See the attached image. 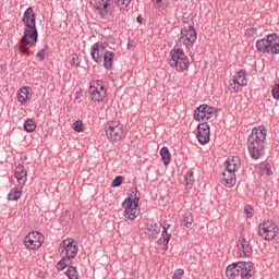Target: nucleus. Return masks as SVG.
Returning a JSON list of instances; mask_svg holds the SVG:
<instances>
[{
  "label": "nucleus",
  "instance_id": "nucleus-1",
  "mask_svg": "<svg viewBox=\"0 0 279 279\" xmlns=\"http://www.w3.org/2000/svg\"><path fill=\"white\" fill-rule=\"evenodd\" d=\"M25 28L24 35L20 40V52L24 53L29 58L32 51L27 47H34L38 43V28H36V13L32 7L27 8L23 14L22 19Z\"/></svg>",
  "mask_w": 279,
  "mask_h": 279
},
{
  "label": "nucleus",
  "instance_id": "nucleus-2",
  "mask_svg": "<svg viewBox=\"0 0 279 279\" xmlns=\"http://www.w3.org/2000/svg\"><path fill=\"white\" fill-rule=\"evenodd\" d=\"M265 141H267V129L260 125L252 129L247 138V149L253 160H258L265 156Z\"/></svg>",
  "mask_w": 279,
  "mask_h": 279
},
{
  "label": "nucleus",
  "instance_id": "nucleus-3",
  "mask_svg": "<svg viewBox=\"0 0 279 279\" xmlns=\"http://www.w3.org/2000/svg\"><path fill=\"white\" fill-rule=\"evenodd\" d=\"M226 276L229 279H256V270L252 262H234L226 269Z\"/></svg>",
  "mask_w": 279,
  "mask_h": 279
},
{
  "label": "nucleus",
  "instance_id": "nucleus-4",
  "mask_svg": "<svg viewBox=\"0 0 279 279\" xmlns=\"http://www.w3.org/2000/svg\"><path fill=\"white\" fill-rule=\"evenodd\" d=\"M138 202H141V193L136 187L131 189V194L122 203L124 208V217L130 221H134L138 216Z\"/></svg>",
  "mask_w": 279,
  "mask_h": 279
},
{
  "label": "nucleus",
  "instance_id": "nucleus-5",
  "mask_svg": "<svg viewBox=\"0 0 279 279\" xmlns=\"http://www.w3.org/2000/svg\"><path fill=\"white\" fill-rule=\"evenodd\" d=\"M255 47L259 53H272L278 56L279 53V36L278 34H269L263 39H258Z\"/></svg>",
  "mask_w": 279,
  "mask_h": 279
},
{
  "label": "nucleus",
  "instance_id": "nucleus-6",
  "mask_svg": "<svg viewBox=\"0 0 279 279\" xmlns=\"http://www.w3.org/2000/svg\"><path fill=\"white\" fill-rule=\"evenodd\" d=\"M169 64L172 69H177L179 73H184V71L191 66L189 57H186V53H184V49L182 48H173L170 51Z\"/></svg>",
  "mask_w": 279,
  "mask_h": 279
},
{
  "label": "nucleus",
  "instance_id": "nucleus-7",
  "mask_svg": "<svg viewBox=\"0 0 279 279\" xmlns=\"http://www.w3.org/2000/svg\"><path fill=\"white\" fill-rule=\"evenodd\" d=\"M106 136L111 143H119L128 136V131L118 120L109 121L105 126Z\"/></svg>",
  "mask_w": 279,
  "mask_h": 279
},
{
  "label": "nucleus",
  "instance_id": "nucleus-8",
  "mask_svg": "<svg viewBox=\"0 0 279 279\" xmlns=\"http://www.w3.org/2000/svg\"><path fill=\"white\" fill-rule=\"evenodd\" d=\"M179 43H183L185 49L191 51L195 43H197V31H195V26L187 25L181 29V37L179 38Z\"/></svg>",
  "mask_w": 279,
  "mask_h": 279
},
{
  "label": "nucleus",
  "instance_id": "nucleus-9",
  "mask_svg": "<svg viewBox=\"0 0 279 279\" xmlns=\"http://www.w3.org/2000/svg\"><path fill=\"white\" fill-rule=\"evenodd\" d=\"M257 234L264 239V241H274L278 236V226L272 220L259 223Z\"/></svg>",
  "mask_w": 279,
  "mask_h": 279
},
{
  "label": "nucleus",
  "instance_id": "nucleus-10",
  "mask_svg": "<svg viewBox=\"0 0 279 279\" xmlns=\"http://www.w3.org/2000/svg\"><path fill=\"white\" fill-rule=\"evenodd\" d=\"M43 243H45V236L38 231L29 232L24 238V245L27 250H38V247L43 246Z\"/></svg>",
  "mask_w": 279,
  "mask_h": 279
},
{
  "label": "nucleus",
  "instance_id": "nucleus-11",
  "mask_svg": "<svg viewBox=\"0 0 279 279\" xmlns=\"http://www.w3.org/2000/svg\"><path fill=\"white\" fill-rule=\"evenodd\" d=\"M216 109L208 105H201L194 110V120L195 121H208V119H213V114H215Z\"/></svg>",
  "mask_w": 279,
  "mask_h": 279
},
{
  "label": "nucleus",
  "instance_id": "nucleus-12",
  "mask_svg": "<svg viewBox=\"0 0 279 279\" xmlns=\"http://www.w3.org/2000/svg\"><path fill=\"white\" fill-rule=\"evenodd\" d=\"M196 138L201 145H206L210 142V126L208 122H203L197 125Z\"/></svg>",
  "mask_w": 279,
  "mask_h": 279
},
{
  "label": "nucleus",
  "instance_id": "nucleus-13",
  "mask_svg": "<svg viewBox=\"0 0 279 279\" xmlns=\"http://www.w3.org/2000/svg\"><path fill=\"white\" fill-rule=\"evenodd\" d=\"M106 45L96 43L92 46L90 56L96 64L104 62V56H106Z\"/></svg>",
  "mask_w": 279,
  "mask_h": 279
},
{
  "label": "nucleus",
  "instance_id": "nucleus-14",
  "mask_svg": "<svg viewBox=\"0 0 279 279\" xmlns=\"http://www.w3.org/2000/svg\"><path fill=\"white\" fill-rule=\"evenodd\" d=\"M238 254L241 257H250L252 252H254V248L252 246V242H250L247 239L240 236L238 240Z\"/></svg>",
  "mask_w": 279,
  "mask_h": 279
},
{
  "label": "nucleus",
  "instance_id": "nucleus-15",
  "mask_svg": "<svg viewBox=\"0 0 279 279\" xmlns=\"http://www.w3.org/2000/svg\"><path fill=\"white\" fill-rule=\"evenodd\" d=\"M220 180L221 184H223V186H227V189H232V186L236 184V175L232 170L225 169L222 171V178Z\"/></svg>",
  "mask_w": 279,
  "mask_h": 279
},
{
  "label": "nucleus",
  "instance_id": "nucleus-16",
  "mask_svg": "<svg viewBox=\"0 0 279 279\" xmlns=\"http://www.w3.org/2000/svg\"><path fill=\"white\" fill-rule=\"evenodd\" d=\"M14 175L17 180L19 189H23L25 186V182H27V170H25V166H16Z\"/></svg>",
  "mask_w": 279,
  "mask_h": 279
},
{
  "label": "nucleus",
  "instance_id": "nucleus-17",
  "mask_svg": "<svg viewBox=\"0 0 279 279\" xmlns=\"http://www.w3.org/2000/svg\"><path fill=\"white\" fill-rule=\"evenodd\" d=\"M94 8L97 10L101 19H106L110 12V8H108V1L106 0H94Z\"/></svg>",
  "mask_w": 279,
  "mask_h": 279
},
{
  "label": "nucleus",
  "instance_id": "nucleus-18",
  "mask_svg": "<svg viewBox=\"0 0 279 279\" xmlns=\"http://www.w3.org/2000/svg\"><path fill=\"white\" fill-rule=\"evenodd\" d=\"M169 228H171V225L166 223L162 227V233L161 238L158 240V245H163V250H169V241H171V233L168 232Z\"/></svg>",
  "mask_w": 279,
  "mask_h": 279
},
{
  "label": "nucleus",
  "instance_id": "nucleus-19",
  "mask_svg": "<svg viewBox=\"0 0 279 279\" xmlns=\"http://www.w3.org/2000/svg\"><path fill=\"white\" fill-rule=\"evenodd\" d=\"M89 95L92 101H104L106 99V90L96 89L95 87H89Z\"/></svg>",
  "mask_w": 279,
  "mask_h": 279
},
{
  "label": "nucleus",
  "instance_id": "nucleus-20",
  "mask_svg": "<svg viewBox=\"0 0 279 279\" xmlns=\"http://www.w3.org/2000/svg\"><path fill=\"white\" fill-rule=\"evenodd\" d=\"M226 169L229 171H238V169H241V158L239 157H230L227 161Z\"/></svg>",
  "mask_w": 279,
  "mask_h": 279
},
{
  "label": "nucleus",
  "instance_id": "nucleus-21",
  "mask_svg": "<svg viewBox=\"0 0 279 279\" xmlns=\"http://www.w3.org/2000/svg\"><path fill=\"white\" fill-rule=\"evenodd\" d=\"M23 195V187H13L8 194L9 202H19V198Z\"/></svg>",
  "mask_w": 279,
  "mask_h": 279
},
{
  "label": "nucleus",
  "instance_id": "nucleus-22",
  "mask_svg": "<svg viewBox=\"0 0 279 279\" xmlns=\"http://www.w3.org/2000/svg\"><path fill=\"white\" fill-rule=\"evenodd\" d=\"M114 60V52L112 51H107L105 52L104 56V66L107 71H111L112 70V62Z\"/></svg>",
  "mask_w": 279,
  "mask_h": 279
},
{
  "label": "nucleus",
  "instance_id": "nucleus-23",
  "mask_svg": "<svg viewBox=\"0 0 279 279\" xmlns=\"http://www.w3.org/2000/svg\"><path fill=\"white\" fill-rule=\"evenodd\" d=\"M145 230L149 236H154V234H158V225L154 220H148L145 223Z\"/></svg>",
  "mask_w": 279,
  "mask_h": 279
},
{
  "label": "nucleus",
  "instance_id": "nucleus-24",
  "mask_svg": "<svg viewBox=\"0 0 279 279\" xmlns=\"http://www.w3.org/2000/svg\"><path fill=\"white\" fill-rule=\"evenodd\" d=\"M27 99H29V88L28 87L20 88L17 93V101H20V104H25Z\"/></svg>",
  "mask_w": 279,
  "mask_h": 279
},
{
  "label": "nucleus",
  "instance_id": "nucleus-25",
  "mask_svg": "<svg viewBox=\"0 0 279 279\" xmlns=\"http://www.w3.org/2000/svg\"><path fill=\"white\" fill-rule=\"evenodd\" d=\"M240 86H247V78L245 77V72L240 70L236 74L232 77Z\"/></svg>",
  "mask_w": 279,
  "mask_h": 279
},
{
  "label": "nucleus",
  "instance_id": "nucleus-26",
  "mask_svg": "<svg viewBox=\"0 0 279 279\" xmlns=\"http://www.w3.org/2000/svg\"><path fill=\"white\" fill-rule=\"evenodd\" d=\"M160 156L163 165L167 167L171 162V153L169 151L168 147H162L160 149Z\"/></svg>",
  "mask_w": 279,
  "mask_h": 279
},
{
  "label": "nucleus",
  "instance_id": "nucleus-27",
  "mask_svg": "<svg viewBox=\"0 0 279 279\" xmlns=\"http://www.w3.org/2000/svg\"><path fill=\"white\" fill-rule=\"evenodd\" d=\"M274 172L271 171V165L267 162H262L259 165V175H266L269 178V175H272Z\"/></svg>",
  "mask_w": 279,
  "mask_h": 279
},
{
  "label": "nucleus",
  "instance_id": "nucleus-28",
  "mask_svg": "<svg viewBox=\"0 0 279 279\" xmlns=\"http://www.w3.org/2000/svg\"><path fill=\"white\" fill-rule=\"evenodd\" d=\"M241 87H242V85H240L238 82H235L234 78L229 80L228 88H229L230 93H233V94L241 93L243 90Z\"/></svg>",
  "mask_w": 279,
  "mask_h": 279
},
{
  "label": "nucleus",
  "instance_id": "nucleus-29",
  "mask_svg": "<svg viewBox=\"0 0 279 279\" xmlns=\"http://www.w3.org/2000/svg\"><path fill=\"white\" fill-rule=\"evenodd\" d=\"M182 226L185 228H189L190 226H193V214L186 213L183 215L181 220Z\"/></svg>",
  "mask_w": 279,
  "mask_h": 279
},
{
  "label": "nucleus",
  "instance_id": "nucleus-30",
  "mask_svg": "<svg viewBox=\"0 0 279 279\" xmlns=\"http://www.w3.org/2000/svg\"><path fill=\"white\" fill-rule=\"evenodd\" d=\"M65 276L69 279H77L80 277L77 274V268L73 266H69V268L65 270Z\"/></svg>",
  "mask_w": 279,
  "mask_h": 279
},
{
  "label": "nucleus",
  "instance_id": "nucleus-31",
  "mask_svg": "<svg viewBox=\"0 0 279 279\" xmlns=\"http://www.w3.org/2000/svg\"><path fill=\"white\" fill-rule=\"evenodd\" d=\"M24 130L25 132H34L36 130V121L32 120V119H27L24 122Z\"/></svg>",
  "mask_w": 279,
  "mask_h": 279
},
{
  "label": "nucleus",
  "instance_id": "nucleus-32",
  "mask_svg": "<svg viewBox=\"0 0 279 279\" xmlns=\"http://www.w3.org/2000/svg\"><path fill=\"white\" fill-rule=\"evenodd\" d=\"M66 258H75L77 256V244H74V246H71L70 248L65 250Z\"/></svg>",
  "mask_w": 279,
  "mask_h": 279
},
{
  "label": "nucleus",
  "instance_id": "nucleus-33",
  "mask_svg": "<svg viewBox=\"0 0 279 279\" xmlns=\"http://www.w3.org/2000/svg\"><path fill=\"white\" fill-rule=\"evenodd\" d=\"M185 182H186V186H193L194 182H195V173L193 172V170H190L186 174H185Z\"/></svg>",
  "mask_w": 279,
  "mask_h": 279
},
{
  "label": "nucleus",
  "instance_id": "nucleus-34",
  "mask_svg": "<svg viewBox=\"0 0 279 279\" xmlns=\"http://www.w3.org/2000/svg\"><path fill=\"white\" fill-rule=\"evenodd\" d=\"M81 62H82V57L80 54L77 53L71 54V61H70L71 66L77 68L80 66Z\"/></svg>",
  "mask_w": 279,
  "mask_h": 279
},
{
  "label": "nucleus",
  "instance_id": "nucleus-35",
  "mask_svg": "<svg viewBox=\"0 0 279 279\" xmlns=\"http://www.w3.org/2000/svg\"><path fill=\"white\" fill-rule=\"evenodd\" d=\"M65 260H68V258L65 256H63L58 263H57V269L58 271H63V269H69L70 267V263H65Z\"/></svg>",
  "mask_w": 279,
  "mask_h": 279
},
{
  "label": "nucleus",
  "instance_id": "nucleus-36",
  "mask_svg": "<svg viewBox=\"0 0 279 279\" xmlns=\"http://www.w3.org/2000/svg\"><path fill=\"white\" fill-rule=\"evenodd\" d=\"M74 245H77V243H75V240L73 239H65L62 241L63 252L73 247Z\"/></svg>",
  "mask_w": 279,
  "mask_h": 279
},
{
  "label": "nucleus",
  "instance_id": "nucleus-37",
  "mask_svg": "<svg viewBox=\"0 0 279 279\" xmlns=\"http://www.w3.org/2000/svg\"><path fill=\"white\" fill-rule=\"evenodd\" d=\"M47 51H49V46L45 45L44 49L37 52V58L40 60V62L45 60V53H47Z\"/></svg>",
  "mask_w": 279,
  "mask_h": 279
},
{
  "label": "nucleus",
  "instance_id": "nucleus-38",
  "mask_svg": "<svg viewBox=\"0 0 279 279\" xmlns=\"http://www.w3.org/2000/svg\"><path fill=\"white\" fill-rule=\"evenodd\" d=\"M84 122H82V120H77L73 123V130L74 132H83L84 131Z\"/></svg>",
  "mask_w": 279,
  "mask_h": 279
},
{
  "label": "nucleus",
  "instance_id": "nucleus-39",
  "mask_svg": "<svg viewBox=\"0 0 279 279\" xmlns=\"http://www.w3.org/2000/svg\"><path fill=\"white\" fill-rule=\"evenodd\" d=\"M121 184H123V178L121 175H118L114 178V180L111 183V186L113 189H117V186H121Z\"/></svg>",
  "mask_w": 279,
  "mask_h": 279
},
{
  "label": "nucleus",
  "instance_id": "nucleus-40",
  "mask_svg": "<svg viewBox=\"0 0 279 279\" xmlns=\"http://www.w3.org/2000/svg\"><path fill=\"white\" fill-rule=\"evenodd\" d=\"M258 34V28L251 27L245 29V36L252 37Z\"/></svg>",
  "mask_w": 279,
  "mask_h": 279
},
{
  "label": "nucleus",
  "instance_id": "nucleus-41",
  "mask_svg": "<svg viewBox=\"0 0 279 279\" xmlns=\"http://www.w3.org/2000/svg\"><path fill=\"white\" fill-rule=\"evenodd\" d=\"M90 88H95L96 90H106L104 87V82L101 81H96L94 85H90Z\"/></svg>",
  "mask_w": 279,
  "mask_h": 279
},
{
  "label": "nucleus",
  "instance_id": "nucleus-42",
  "mask_svg": "<svg viewBox=\"0 0 279 279\" xmlns=\"http://www.w3.org/2000/svg\"><path fill=\"white\" fill-rule=\"evenodd\" d=\"M184 276V269H177L172 276V279H182V277Z\"/></svg>",
  "mask_w": 279,
  "mask_h": 279
},
{
  "label": "nucleus",
  "instance_id": "nucleus-43",
  "mask_svg": "<svg viewBox=\"0 0 279 279\" xmlns=\"http://www.w3.org/2000/svg\"><path fill=\"white\" fill-rule=\"evenodd\" d=\"M274 99H279V84H276L271 89Z\"/></svg>",
  "mask_w": 279,
  "mask_h": 279
},
{
  "label": "nucleus",
  "instance_id": "nucleus-44",
  "mask_svg": "<svg viewBox=\"0 0 279 279\" xmlns=\"http://www.w3.org/2000/svg\"><path fill=\"white\" fill-rule=\"evenodd\" d=\"M155 4L157 5V8H160L161 10H165V8H167V3H165L163 0H156Z\"/></svg>",
  "mask_w": 279,
  "mask_h": 279
},
{
  "label": "nucleus",
  "instance_id": "nucleus-45",
  "mask_svg": "<svg viewBox=\"0 0 279 279\" xmlns=\"http://www.w3.org/2000/svg\"><path fill=\"white\" fill-rule=\"evenodd\" d=\"M254 209L252 208V206L251 205H247L245 208H244V213H246L247 215H250V217H252V211H253Z\"/></svg>",
  "mask_w": 279,
  "mask_h": 279
},
{
  "label": "nucleus",
  "instance_id": "nucleus-46",
  "mask_svg": "<svg viewBox=\"0 0 279 279\" xmlns=\"http://www.w3.org/2000/svg\"><path fill=\"white\" fill-rule=\"evenodd\" d=\"M132 0H118V3H121L122 5H130Z\"/></svg>",
  "mask_w": 279,
  "mask_h": 279
},
{
  "label": "nucleus",
  "instance_id": "nucleus-47",
  "mask_svg": "<svg viewBox=\"0 0 279 279\" xmlns=\"http://www.w3.org/2000/svg\"><path fill=\"white\" fill-rule=\"evenodd\" d=\"M137 23H143V15H137L136 17Z\"/></svg>",
  "mask_w": 279,
  "mask_h": 279
},
{
  "label": "nucleus",
  "instance_id": "nucleus-48",
  "mask_svg": "<svg viewBox=\"0 0 279 279\" xmlns=\"http://www.w3.org/2000/svg\"><path fill=\"white\" fill-rule=\"evenodd\" d=\"M108 3V8H110V3H112V0H105Z\"/></svg>",
  "mask_w": 279,
  "mask_h": 279
},
{
  "label": "nucleus",
  "instance_id": "nucleus-49",
  "mask_svg": "<svg viewBox=\"0 0 279 279\" xmlns=\"http://www.w3.org/2000/svg\"><path fill=\"white\" fill-rule=\"evenodd\" d=\"M71 260H73V258H68V259H65V263H70V265H71Z\"/></svg>",
  "mask_w": 279,
  "mask_h": 279
},
{
  "label": "nucleus",
  "instance_id": "nucleus-50",
  "mask_svg": "<svg viewBox=\"0 0 279 279\" xmlns=\"http://www.w3.org/2000/svg\"><path fill=\"white\" fill-rule=\"evenodd\" d=\"M3 72V65L0 64V73Z\"/></svg>",
  "mask_w": 279,
  "mask_h": 279
}]
</instances>
